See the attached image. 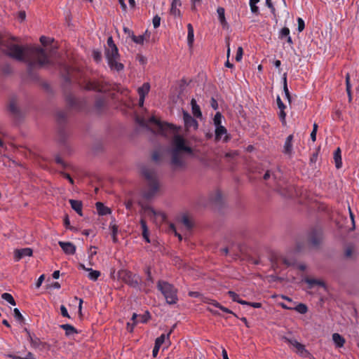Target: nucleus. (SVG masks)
I'll return each mask as SVG.
<instances>
[{
    "mask_svg": "<svg viewBox=\"0 0 359 359\" xmlns=\"http://www.w3.org/2000/svg\"><path fill=\"white\" fill-rule=\"evenodd\" d=\"M149 121L156 126L158 133L161 135L165 137L174 135L172 140V147L170 150V163L174 170L184 169L187 167L184 154L191 155L193 150L186 144L184 138L177 134V128L172 124L160 121L154 116L151 117Z\"/></svg>",
    "mask_w": 359,
    "mask_h": 359,
    "instance_id": "obj_1",
    "label": "nucleus"
},
{
    "mask_svg": "<svg viewBox=\"0 0 359 359\" xmlns=\"http://www.w3.org/2000/svg\"><path fill=\"white\" fill-rule=\"evenodd\" d=\"M2 52L7 56L20 62H24L27 65V73L32 79H36L34 69L42 67L50 63L46 50L41 47L25 46L5 41Z\"/></svg>",
    "mask_w": 359,
    "mask_h": 359,
    "instance_id": "obj_2",
    "label": "nucleus"
},
{
    "mask_svg": "<svg viewBox=\"0 0 359 359\" xmlns=\"http://www.w3.org/2000/svg\"><path fill=\"white\" fill-rule=\"evenodd\" d=\"M141 173L144 180V189L142 195L144 198L150 200L153 198L159 190L160 184L157 173L154 168L143 166Z\"/></svg>",
    "mask_w": 359,
    "mask_h": 359,
    "instance_id": "obj_3",
    "label": "nucleus"
},
{
    "mask_svg": "<svg viewBox=\"0 0 359 359\" xmlns=\"http://www.w3.org/2000/svg\"><path fill=\"white\" fill-rule=\"evenodd\" d=\"M157 288L163 294L168 304H175L177 302V290L173 285L164 280H158Z\"/></svg>",
    "mask_w": 359,
    "mask_h": 359,
    "instance_id": "obj_4",
    "label": "nucleus"
},
{
    "mask_svg": "<svg viewBox=\"0 0 359 359\" xmlns=\"http://www.w3.org/2000/svg\"><path fill=\"white\" fill-rule=\"evenodd\" d=\"M67 111H58L56 114V120L58 124L57 141L60 144L65 145L69 137V133L65 127V124L67 121Z\"/></svg>",
    "mask_w": 359,
    "mask_h": 359,
    "instance_id": "obj_5",
    "label": "nucleus"
},
{
    "mask_svg": "<svg viewBox=\"0 0 359 359\" xmlns=\"http://www.w3.org/2000/svg\"><path fill=\"white\" fill-rule=\"evenodd\" d=\"M118 277L126 284L133 288H139L142 282L141 277L130 271L122 269L118 272Z\"/></svg>",
    "mask_w": 359,
    "mask_h": 359,
    "instance_id": "obj_6",
    "label": "nucleus"
},
{
    "mask_svg": "<svg viewBox=\"0 0 359 359\" xmlns=\"http://www.w3.org/2000/svg\"><path fill=\"white\" fill-rule=\"evenodd\" d=\"M107 60L108 65L111 71L121 72L124 69V65L120 62V55L118 51L113 55L111 53L107 52L104 53Z\"/></svg>",
    "mask_w": 359,
    "mask_h": 359,
    "instance_id": "obj_7",
    "label": "nucleus"
},
{
    "mask_svg": "<svg viewBox=\"0 0 359 359\" xmlns=\"http://www.w3.org/2000/svg\"><path fill=\"white\" fill-rule=\"evenodd\" d=\"M323 240V231L320 228L312 229L308 234V241L313 247H318Z\"/></svg>",
    "mask_w": 359,
    "mask_h": 359,
    "instance_id": "obj_8",
    "label": "nucleus"
},
{
    "mask_svg": "<svg viewBox=\"0 0 359 359\" xmlns=\"http://www.w3.org/2000/svg\"><path fill=\"white\" fill-rule=\"evenodd\" d=\"M285 341L288 344L292 345L297 348V353L303 357H308L310 353L305 348L304 345L298 342L296 339H289L287 337L284 338Z\"/></svg>",
    "mask_w": 359,
    "mask_h": 359,
    "instance_id": "obj_9",
    "label": "nucleus"
},
{
    "mask_svg": "<svg viewBox=\"0 0 359 359\" xmlns=\"http://www.w3.org/2000/svg\"><path fill=\"white\" fill-rule=\"evenodd\" d=\"M295 262L294 259H289L283 256H273L271 258V264L273 268H278L280 264L286 266H293Z\"/></svg>",
    "mask_w": 359,
    "mask_h": 359,
    "instance_id": "obj_10",
    "label": "nucleus"
},
{
    "mask_svg": "<svg viewBox=\"0 0 359 359\" xmlns=\"http://www.w3.org/2000/svg\"><path fill=\"white\" fill-rule=\"evenodd\" d=\"M183 119L185 128L187 130L194 129L196 130L198 127V121L192 117L187 111H183Z\"/></svg>",
    "mask_w": 359,
    "mask_h": 359,
    "instance_id": "obj_11",
    "label": "nucleus"
},
{
    "mask_svg": "<svg viewBox=\"0 0 359 359\" xmlns=\"http://www.w3.org/2000/svg\"><path fill=\"white\" fill-rule=\"evenodd\" d=\"M32 250L29 248L17 249L14 252V258L15 261H19L25 257H30L32 255Z\"/></svg>",
    "mask_w": 359,
    "mask_h": 359,
    "instance_id": "obj_12",
    "label": "nucleus"
},
{
    "mask_svg": "<svg viewBox=\"0 0 359 359\" xmlns=\"http://www.w3.org/2000/svg\"><path fill=\"white\" fill-rule=\"evenodd\" d=\"M58 244L65 254L74 255L76 252V246L72 243L59 241Z\"/></svg>",
    "mask_w": 359,
    "mask_h": 359,
    "instance_id": "obj_13",
    "label": "nucleus"
},
{
    "mask_svg": "<svg viewBox=\"0 0 359 359\" xmlns=\"http://www.w3.org/2000/svg\"><path fill=\"white\" fill-rule=\"evenodd\" d=\"M8 111L11 114L15 116V117H18L20 115V111L17 104V100L15 97L11 98L8 103Z\"/></svg>",
    "mask_w": 359,
    "mask_h": 359,
    "instance_id": "obj_14",
    "label": "nucleus"
},
{
    "mask_svg": "<svg viewBox=\"0 0 359 359\" xmlns=\"http://www.w3.org/2000/svg\"><path fill=\"white\" fill-rule=\"evenodd\" d=\"M30 341V344L32 347L40 349H43L46 348L47 344L45 342H42L39 338L36 337L35 335L29 334V338L28 339Z\"/></svg>",
    "mask_w": 359,
    "mask_h": 359,
    "instance_id": "obj_15",
    "label": "nucleus"
},
{
    "mask_svg": "<svg viewBox=\"0 0 359 359\" xmlns=\"http://www.w3.org/2000/svg\"><path fill=\"white\" fill-rule=\"evenodd\" d=\"M227 134V130L223 126H219L218 127H216L215 128V140H219L222 138V135H226V136L224 138V142H228L229 140V137H228Z\"/></svg>",
    "mask_w": 359,
    "mask_h": 359,
    "instance_id": "obj_16",
    "label": "nucleus"
},
{
    "mask_svg": "<svg viewBox=\"0 0 359 359\" xmlns=\"http://www.w3.org/2000/svg\"><path fill=\"white\" fill-rule=\"evenodd\" d=\"M279 191L281 195L286 198H291L294 196V187L292 185L287 186L285 188L281 187L279 189Z\"/></svg>",
    "mask_w": 359,
    "mask_h": 359,
    "instance_id": "obj_17",
    "label": "nucleus"
},
{
    "mask_svg": "<svg viewBox=\"0 0 359 359\" xmlns=\"http://www.w3.org/2000/svg\"><path fill=\"white\" fill-rule=\"evenodd\" d=\"M107 46L105 47L104 53L109 51V53H111V55L114 53H116L117 51H118L117 46L114 42L112 36H109L107 39Z\"/></svg>",
    "mask_w": 359,
    "mask_h": 359,
    "instance_id": "obj_18",
    "label": "nucleus"
},
{
    "mask_svg": "<svg viewBox=\"0 0 359 359\" xmlns=\"http://www.w3.org/2000/svg\"><path fill=\"white\" fill-rule=\"evenodd\" d=\"M303 281L309 285V289H312L315 285H318L320 287H325V283L320 280L310 278L306 277V278H304Z\"/></svg>",
    "mask_w": 359,
    "mask_h": 359,
    "instance_id": "obj_19",
    "label": "nucleus"
},
{
    "mask_svg": "<svg viewBox=\"0 0 359 359\" xmlns=\"http://www.w3.org/2000/svg\"><path fill=\"white\" fill-rule=\"evenodd\" d=\"M60 327L65 331V335L67 337H70L79 333L78 330L69 324L61 325H60Z\"/></svg>",
    "mask_w": 359,
    "mask_h": 359,
    "instance_id": "obj_20",
    "label": "nucleus"
},
{
    "mask_svg": "<svg viewBox=\"0 0 359 359\" xmlns=\"http://www.w3.org/2000/svg\"><path fill=\"white\" fill-rule=\"evenodd\" d=\"M69 202L72 208L75 210L80 216H82V202L78 200L69 199Z\"/></svg>",
    "mask_w": 359,
    "mask_h": 359,
    "instance_id": "obj_21",
    "label": "nucleus"
},
{
    "mask_svg": "<svg viewBox=\"0 0 359 359\" xmlns=\"http://www.w3.org/2000/svg\"><path fill=\"white\" fill-rule=\"evenodd\" d=\"M191 110L192 114L196 118H202V112L201 111V108L195 99L192 98L191 100Z\"/></svg>",
    "mask_w": 359,
    "mask_h": 359,
    "instance_id": "obj_22",
    "label": "nucleus"
},
{
    "mask_svg": "<svg viewBox=\"0 0 359 359\" xmlns=\"http://www.w3.org/2000/svg\"><path fill=\"white\" fill-rule=\"evenodd\" d=\"M292 140H293V135H290L287 136V137L285 140V144H284V149L283 152L285 154L290 155L292 152Z\"/></svg>",
    "mask_w": 359,
    "mask_h": 359,
    "instance_id": "obj_23",
    "label": "nucleus"
},
{
    "mask_svg": "<svg viewBox=\"0 0 359 359\" xmlns=\"http://www.w3.org/2000/svg\"><path fill=\"white\" fill-rule=\"evenodd\" d=\"M67 102L72 108H74L76 109H81V103L76 97L72 95H68L67 97Z\"/></svg>",
    "mask_w": 359,
    "mask_h": 359,
    "instance_id": "obj_24",
    "label": "nucleus"
},
{
    "mask_svg": "<svg viewBox=\"0 0 359 359\" xmlns=\"http://www.w3.org/2000/svg\"><path fill=\"white\" fill-rule=\"evenodd\" d=\"M61 69L63 72V76L66 82H70L72 79L71 72L72 67L69 65L63 64L61 65Z\"/></svg>",
    "mask_w": 359,
    "mask_h": 359,
    "instance_id": "obj_25",
    "label": "nucleus"
},
{
    "mask_svg": "<svg viewBox=\"0 0 359 359\" xmlns=\"http://www.w3.org/2000/svg\"><path fill=\"white\" fill-rule=\"evenodd\" d=\"M332 340L337 348L343 347L345 343L344 338L338 333H334L332 334Z\"/></svg>",
    "mask_w": 359,
    "mask_h": 359,
    "instance_id": "obj_26",
    "label": "nucleus"
},
{
    "mask_svg": "<svg viewBox=\"0 0 359 359\" xmlns=\"http://www.w3.org/2000/svg\"><path fill=\"white\" fill-rule=\"evenodd\" d=\"M95 205L97 211L100 215H106L111 213V210L104 206L102 203L97 202Z\"/></svg>",
    "mask_w": 359,
    "mask_h": 359,
    "instance_id": "obj_27",
    "label": "nucleus"
},
{
    "mask_svg": "<svg viewBox=\"0 0 359 359\" xmlns=\"http://www.w3.org/2000/svg\"><path fill=\"white\" fill-rule=\"evenodd\" d=\"M341 154V151L339 147H338L334 152V160L336 168L337 169L340 168L342 165Z\"/></svg>",
    "mask_w": 359,
    "mask_h": 359,
    "instance_id": "obj_28",
    "label": "nucleus"
},
{
    "mask_svg": "<svg viewBox=\"0 0 359 359\" xmlns=\"http://www.w3.org/2000/svg\"><path fill=\"white\" fill-rule=\"evenodd\" d=\"M187 43L189 47H192L194 41V28L191 24L187 25Z\"/></svg>",
    "mask_w": 359,
    "mask_h": 359,
    "instance_id": "obj_29",
    "label": "nucleus"
},
{
    "mask_svg": "<svg viewBox=\"0 0 359 359\" xmlns=\"http://www.w3.org/2000/svg\"><path fill=\"white\" fill-rule=\"evenodd\" d=\"M210 201L215 205H221L222 203V192L219 190L216 191L215 193L210 196Z\"/></svg>",
    "mask_w": 359,
    "mask_h": 359,
    "instance_id": "obj_30",
    "label": "nucleus"
},
{
    "mask_svg": "<svg viewBox=\"0 0 359 359\" xmlns=\"http://www.w3.org/2000/svg\"><path fill=\"white\" fill-rule=\"evenodd\" d=\"M228 294L233 302H238L242 305L248 304V302L241 299L239 295L233 291H229Z\"/></svg>",
    "mask_w": 359,
    "mask_h": 359,
    "instance_id": "obj_31",
    "label": "nucleus"
},
{
    "mask_svg": "<svg viewBox=\"0 0 359 359\" xmlns=\"http://www.w3.org/2000/svg\"><path fill=\"white\" fill-rule=\"evenodd\" d=\"M109 229L111 231L112 241L114 243H116L118 242L117 233L118 227L116 224L111 222L109 225Z\"/></svg>",
    "mask_w": 359,
    "mask_h": 359,
    "instance_id": "obj_32",
    "label": "nucleus"
},
{
    "mask_svg": "<svg viewBox=\"0 0 359 359\" xmlns=\"http://www.w3.org/2000/svg\"><path fill=\"white\" fill-rule=\"evenodd\" d=\"M150 89V86L148 83H144L141 87L138 88V94L142 98H144L145 95L148 94Z\"/></svg>",
    "mask_w": 359,
    "mask_h": 359,
    "instance_id": "obj_33",
    "label": "nucleus"
},
{
    "mask_svg": "<svg viewBox=\"0 0 359 359\" xmlns=\"http://www.w3.org/2000/svg\"><path fill=\"white\" fill-rule=\"evenodd\" d=\"M175 326V325H173L172 328L170 330L167 335H165V334H162L160 337L156 338L155 341V344L161 347V345L164 343L165 337H169L170 334H171Z\"/></svg>",
    "mask_w": 359,
    "mask_h": 359,
    "instance_id": "obj_34",
    "label": "nucleus"
},
{
    "mask_svg": "<svg viewBox=\"0 0 359 359\" xmlns=\"http://www.w3.org/2000/svg\"><path fill=\"white\" fill-rule=\"evenodd\" d=\"M217 14H218V18H219V20L220 22V23L223 25V26H225L227 22L226 21V19H225V11H224V8H222V7H219L217 10Z\"/></svg>",
    "mask_w": 359,
    "mask_h": 359,
    "instance_id": "obj_35",
    "label": "nucleus"
},
{
    "mask_svg": "<svg viewBox=\"0 0 359 359\" xmlns=\"http://www.w3.org/2000/svg\"><path fill=\"white\" fill-rule=\"evenodd\" d=\"M346 92L348 97V102H351L352 100V93H351V85L350 83V75L349 74H347L346 75Z\"/></svg>",
    "mask_w": 359,
    "mask_h": 359,
    "instance_id": "obj_36",
    "label": "nucleus"
},
{
    "mask_svg": "<svg viewBox=\"0 0 359 359\" xmlns=\"http://www.w3.org/2000/svg\"><path fill=\"white\" fill-rule=\"evenodd\" d=\"M225 42H226V47H227V53H227V61L225 63V66L229 68H232L233 67V65L229 61V57L230 56V51H231L230 50V39L229 36L226 37Z\"/></svg>",
    "mask_w": 359,
    "mask_h": 359,
    "instance_id": "obj_37",
    "label": "nucleus"
},
{
    "mask_svg": "<svg viewBox=\"0 0 359 359\" xmlns=\"http://www.w3.org/2000/svg\"><path fill=\"white\" fill-rule=\"evenodd\" d=\"M283 90H284L285 97L287 99L288 102H291L292 97H291L290 91L287 88L286 74H285L284 76H283Z\"/></svg>",
    "mask_w": 359,
    "mask_h": 359,
    "instance_id": "obj_38",
    "label": "nucleus"
},
{
    "mask_svg": "<svg viewBox=\"0 0 359 359\" xmlns=\"http://www.w3.org/2000/svg\"><path fill=\"white\" fill-rule=\"evenodd\" d=\"M88 271L89 273L88 275V277L89 279L93 281L97 280L100 276V272L99 271L93 270V269L90 268Z\"/></svg>",
    "mask_w": 359,
    "mask_h": 359,
    "instance_id": "obj_39",
    "label": "nucleus"
},
{
    "mask_svg": "<svg viewBox=\"0 0 359 359\" xmlns=\"http://www.w3.org/2000/svg\"><path fill=\"white\" fill-rule=\"evenodd\" d=\"M306 248V243L303 241H298L296 243L295 251L297 252H304Z\"/></svg>",
    "mask_w": 359,
    "mask_h": 359,
    "instance_id": "obj_40",
    "label": "nucleus"
},
{
    "mask_svg": "<svg viewBox=\"0 0 359 359\" xmlns=\"http://www.w3.org/2000/svg\"><path fill=\"white\" fill-rule=\"evenodd\" d=\"M293 310H295L301 314H304L307 312L308 308L306 304L299 303L297 306L293 307Z\"/></svg>",
    "mask_w": 359,
    "mask_h": 359,
    "instance_id": "obj_41",
    "label": "nucleus"
},
{
    "mask_svg": "<svg viewBox=\"0 0 359 359\" xmlns=\"http://www.w3.org/2000/svg\"><path fill=\"white\" fill-rule=\"evenodd\" d=\"M1 298L4 300H6V302H8L9 304H11V305L13 306H15L16 304L15 303V301L14 299V298L13 297V296L9 294V293H3L1 294Z\"/></svg>",
    "mask_w": 359,
    "mask_h": 359,
    "instance_id": "obj_42",
    "label": "nucleus"
},
{
    "mask_svg": "<svg viewBox=\"0 0 359 359\" xmlns=\"http://www.w3.org/2000/svg\"><path fill=\"white\" fill-rule=\"evenodd\" d=\"M130 37H131L133 41L137 44H143V43H144V35L135 36L134 34V33L132 32Z\"/></svg>",
    "mask_w": 359,
    "mask_h": 359,
    "instance_id": "obj_43",
    "label": "nucleus"
},
{
    "mask_svg": "<svg viewBox=\"0 0 359 359\" xmlns=\"http://www.w3.org/2000/svg\"><path fill=\"white\" fill-rule=\"evenodd\" d=\"M151 158L157 164H160L162 161V155L158 151H154L152 153Z\"/></svg>",
    "mask_w": 359,
    "mask_h": 359,
    "instance_id": "obj_44",
    "label": "nucleus"
},
{
    "mask_svg": "<svg viewBox=\"0 0 359 359\" xmlns=\"http://www.w3.org/2000/svg\"><path fill=\"white\" fill-rule=\"evenodd\" d=\"M223 116L220 112H217L213 118L214 125L216 127L222 126V119Z\"/></svg>",
    "mask_w": 359,
    "mask_h": 359,
    "instance_id": "obj_45",
    "label": "nucleus"
},
{
    "mask_svg": "<svg viewBox=\"0 0 359 359\" xmlns=\"http://www.w3.org/2000/svg\"><path fill=\"white\" fill-rule=\"evenodd\" d=\"M182 222L187 229H191L193 227V224L187 216H183Z\"/></svg>",
    "mask_w": 359,
    "mask_h": 359,
    "instance_id": "obj_46",
    "label": "nucleus"
},
{
    "mask_svg": "<svg viewBox=\"0 0 359 359\" xmlns=\"http://www.w3.org/2000/svg\"><path fill=\"white\" fill-rule=\"evenodd\" d=\"M290 35V29L288 27H283L280 29L279 32V39H283V38H286Z\"/></svg>",
    "mask_w": 359,
    "mask_h": 359,
    "instance_id": "obj_47",
    "label": "nucleus"
},
{
    "mask_svg": "<svg viewBox=\"0 0 359 359\" xmlns=\"http://www.w3.org/2000/svg\"><path fill=\"white\" fill-rule=\"evenodd\" d=\"M138 317L140 318V321L144 323L148 321V320L150 318V313L149 311H146L143 315H138Z\"/></svg>",
    "mask_w": 359,
    "mask_h": 359,
    "instance_id": "obj_48",
    "label": "nucleus"
},
{
    "mask_svg": "<svg viewBox=\"0 0 359 359\" xmlns=\"http://www.w3.org/2000/svg\"><path fill=\"white\" fill-rule=\"evenodd\" d=\"M13 313H14V317L16 318V320H18L20 322H22L24 320V317L21 314V313L18 309H17V308L14 309Z\"/></svg>",
    "mask_w": 359,
    "mask_h": 359,
    "instance_id": "obj_49",
    "label": "nucleus"
},
{
    "mask_svg": "<svg viewBox=\"0 0 359 359\" xmlns=\"http://www.w3.org/2000/svg\"><path fill=\"white\" fill-rule=\"evenodd\" d=\"M140 225L142 229V236H145L147 234V231H148V228L147 225V222L144 219H141Z\"/></svg>",
    "mask_w": 359,
    "mask_h": 359,
    "instance_id": "obj_50",
    "label": "nucleus"
},
{
    "mask_svg": "<svg viewBox=\"0 0 359 359\" xmlns=\"http://www.w3.org/2000/svg\"><path fill=\"white\" fill-rule=\"evenodd\" d=\"M178 5L177 4H171V8H170V13L174 15H180V11L177 8Z\"/></svg>",
    "mask_w": 359,
    "mask_h": 359,
    "instance_id": "obj_51",
    "label": "nucleus"
},
{
    "mask_svg": "<svg viewBox=\"0 0 359 359\" xmlns=\"http://www.w3.org/2000/svg\"><path fill=\"white\" fill-rule=\"evenodd\" d=\"M297 23H298V31L299 32H302L305 28V23L302 18H297Z\"/></svg>",
    "mask_w": 359,
    "mask_h": 359,
    "instance_id": "obj_52",
    "label": "nucleus"
},
{
    "mask_svg": "<svg viewBox=\"0 0 359 359\" xmlns=\"http://www.w3.org/2000/svg\"><path fill=\"white\" fill-rule=\"evenodd\" d=\"M317 130H318V125H317V123H314L313 130L311 131V139L312 140L313 142H315L316 140Z\"/></svg>",
    "mask_w": 359,
    "mask_h": 359,
    "instance_id": "obj_53",
    "label": "nucleus"
},
{
    "mask_svg": "<svg viewBox=\"0 0 359 359\" xmlns=\"http://www.w3.org/2000/svg\"><path fill=\"white\" fill-rule=\"evenodd\" d=\"M152 22L154 27L158 28L161 24V18L158 15H155L153 18Z\"/></svg>",
    "mask_w": 359,
    "mask_h": 359,
    "instance_id": "obj_54",
    "label": "nucleus"
},
{
    "mask_svg": "<svg viewBox=\"0 0 359 359\" xmlns=\"http://www.w3.org/2000/svg\"><path fill=\"white\" fill-rule=\"evenodd\" d=\"M243 48L242 47H238V49H237V53H236V60L237 62H239V61L241 60L242 57H243Z\"/></svg>",
    "mask_w": 359,
    "mask_h": 359,
    "instance_id": "obj_55",
    "label": "nucleus"
},
{
    "mask_svg": "<svg viewBox=\"0 0 359 359\" xmlns=\"http://www.w3.org/2000/svg\"><path fill=\"white\" fill-rule=\"evenodd\" d=\"M93 58L97 62H99L102 60V54L98 50H94L93 53Z\"/></svg>",
    "mask_w": 359,
    "mask_h": 359,
    "instance_id": "obj_56",
    "label": "nucleus"
},
{
    "mask_svg": "<svg viewBox=\"0 0 359 359\" xmlns=\"http://www.w3.org/2000/svg\"><path fill=\"white\" fill-rule=\"evenodd\" d=\"M278 116H279V118H280L282 123L283 125H285L286 123V121H285L286 114L285 112V109H280Z\"/></svg>",
    "mask_w": 359,
    "mask_h": 359,
    "instance_id": "obj_57",
    "label": "nucleus"
},
{
    "mask_svg": "<svg viewBox=\"0 0 359 359\" xmlns=\"http://www.w3.org/2000/svg\"><path fill=\"white\" fill-rule=\"evenodd\" d=\"M104 105V100L102 98L97 99L95 101V107L100 109Z\"/></svg>",
    "mask_w": 359,
    "mask_h": 359,
    "instance_id": "obj_58",
    "label": "nucleus"
},
{
    "mask_svg": "<svg viewBox=\"0 0 359 359\" xmlns=\"http://www.w3.org/2000/svg\"><path fill=\"white\" fill-rule=\"evenodd\" d=\"M2 72L5 74H9L12 72V68L9 65H5L2 67Z\"/></svg>",
    "mask_w": 359,
    "mask_h": 359,
    "instance_id": "obj_59",
    "label": "nucleus"
},
{
    "mask_svg": "<svg viewBox=\"0 0 359 359\" xmlns=\"http://www.w3.org/2000/svg\"><path fill=\"white\" fill-rule=\"evenodd\" d=\"M277 105L279 109H285L286 106L284 104L279 96L276 98Z\"/></svg>",
    "mask_w": 359,
    "mask_h": 359,
    "instance_id": "obj_60",
    "label": "nucleus"
},
{
    "mask_svg": "<svg viewBox=\"0 0 359 359\" xmlns=\"http://www.w3.org/2000/svg\"><path fill=\"white\" fill-rule=\"evenodd\" d=\"M60 312L63 317L70 318L66 307L64 305L60 306Z\"/></svg>",
    "mask_w": 359,
    "mask_h": 359,
    "instance_id": "obj_61",
    "label": "nucleus"
},
{
    "mask_svg": "<svg viewBox=\"0 0 359 359\" xmlns=\"http://www.w3.org/2000/svg\"><path fill=\"white\" fill-rule=\"evenodd\" d=\"M202 0H191V11H196L197 5H201Z\"/></svg>",
    "mask_w": 359,
    "mask_h": 359,
    "instance_id": "obj_62",
    "label": "nucleus"
},
{
    "mask_svg": "<svg viewBox=\"0 0 359 359\" xmlns=\"http://www.w3.org/2000/svg\"><path fill=\"white\" fill-rule=\"evenodd\" d=\"M146 274H147V281L148 282H150V283H153L154 282V279L151 276V270L149 268H147L146 271H145Z\"/></svg>",
    "mask_w": 359,
    "mask_h": 359,
    "instance_id": "obj_63",
    "label": "nucleus"
},
{
    "mask_svg": "<svg viewBox=\"0 0 359 359\" xmlns=\"http://www.w3.org/2000/svg\"><path fill=\"white\" fill-rule=\"evenodd\" d=\"M352 255H353V249L351 247H348L346 250H345V253H344V255L346 258H351L352 257Z\"/></svg>",
    "mask_w": 359,
    "mask_h": 359,
    "instance_id": "obj_64",
    "label": "nucleus"
}]
</instances>
